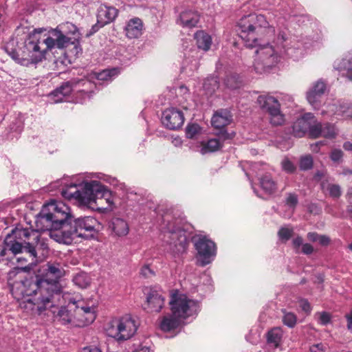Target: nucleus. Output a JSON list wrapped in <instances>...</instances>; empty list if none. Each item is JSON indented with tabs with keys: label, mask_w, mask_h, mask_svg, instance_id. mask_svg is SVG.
<instances>
[{
	"label": "nucleus",
	"mask_w": 352,
	"mask_h": 352,
	"mask_svg": "<svg viewBox=\"0 0 352 352\" xmlns=\"http://www.w3.org/2000/svg\"><path fill=\"white\" fill-rule=\"evenodd\" d=\"M42 32L43 29H35L28 35L21 54H19L14 49L10 48L9 45L6 46V52L16 63L28 66L41 61L46 50H50L54 47L63 49L69 43H74L72 38L65 34L58 26L50 32V36L43 39V43L45 44L46 48L42 50L39 45Z\"/></svg>",
	"instance_id": "f03ea898"
},
{
	"label": "nucleus",
	"mask_w": 352,
	"mask_h": 352,
	"mask_svg": "<svg viewBox=\"0 0 352 352\" xmlns=\"http://www.w3.org/2000/svg\"><path fill=\"white\" fill-rule=\"evenodd\" d=\"M196 43L199 49L204 51H208L212 43L211 36L204 31H197L194 36Z\"/></svg>",
	"instance_id": "7c9ffc66"
},
{
	"label": "nucleus",
	"mask_w": 352,
	"mask_h": 352,
	"mask_svg": "<svg viewBox=\"0 0 352 352\" xmlns=\"http://www.w3.org/2000/svg\"><path fill=\"white\" fill-rule=\"evenodd\" d=\"M184 320L174 316L172 313L170 315L164 316L160 322V329L163 331H170L177 328Z\"/></svg>",
	"instance_id": "cd10ccee"
},
{
	"label": "nucleus",
	"mask_w": 352,
	"mask_h": 352,
	"mask_svg": "<svg viewBox=\"0 0 352 352\" xmlns=\"http://www.w3.org/2000/svg\"><path fill=\"white\" fill-rule=\"evenodd\" d=\"M328 111L344 118H352V103L348 102L338 100L330 104Z\"/></svg>",
	"instance_id": "412c9836"
},
{
	"label": "nucleus",
	"mask_w": 352,
	"mask_h": 352,
	"mask_svg": "<svg viewBox=\"0 0 352 352\" xmlns=\"http://www.w3.org/2000/svg\"><path fill=\"white\" fill-rule=\"evenodd\" d=\"M151 349L148 346L139 345L135 349L133 352H151Z\"/></svg>",
	"instance_id": "680f3d73"
},
{
	"label": "nucleus",
	"mask_w": 352,
	"mask_h": 352,
	"mask_svg": "<svg viewBox=\"0 0 352 352\" xmlns=\"http://www.w3.org/2000/svg\"><path fill=\"white\" fill-rule=\"evenodd\" d=\"M259 181L261 188L266 194L272 195L276 191L277 184L270 175L262 176Z\"/></svg>",
	"instance_id": "2f4dec72"
},
{
	"label": "nucleus",
	"mask_w": 352,
	"mask_h": 352,
	"mask_svg": "<svg viewBox=\"0 0 352 352\" xmlns=\"http://www.w3.org/2000/svg\"><path fill=\"white\" fill-rule=\"evenodd\" d=\"M118 14V10L111 6L101 5L98 10L97 19L100 25H104L113 21Z\"/></svg>",
	"instance_id": "6ab92c4d"
},
{
	"label": "nucleus",
	"mask_w": 352,
	"mask_h": 352,
	"mask_svg": "<svg viewBox=\"0 0 352 352\" xmlns=\"http://www.w3.org/2000/svg\"><path fill=\"white\" fill-rule=\"evenodd\" d=\"M324 144L323 141L318 142L316 144L311 145V149L313 152L318 153V152H319V150H320V146L324 145Z\"/></svg>",
	"instance_id": "e2e57ef3"
},
{
	"label": "nucleus",
	"mask_w": 352,
	"mask_h": 352,
	"mask_svg": "<svg viewBox=\"0 0 352 352\" xmlns=\"http://www.w3.org/2000/svg\"><path fill=\"white\" fill-rule=\"evenodd\" d=\"M164 305V297L157 291H151L146 297V306L148 312H159Z\"/></svg>",
	"instance_id": "a211bd4d"
},
{
	"label": "nucleus",
	"mask_w": 352,
	"mask_h": 352,
	"mask_svg": "<svg viewBox=\"0 0 352 352\" xmlns=\"http://www.w3.org/2000/svg\"><path fill=\"white\" fill-rule=\"evenodd\" d=\"M282 338V331L279 328H275L270 331L267 333V342L273 344L277 347Z\"/></svg>",
	"instance_id": "ea45409f"
},
{
	"label": "nucleus",
	"mask_w": 352,
	"mask_h": 352,
	"mask_svg": "<svg viewBox=\"0 0 352 352\" xmlns=\"http://www.w3.org/2000/svg\"><path fill=\"white\" fill-rule=\"evenodd\" d=\"M314 252L313 246L309 243H304L302 246V252L305 254H311Z\"/></svg>",
	"instance_id": "052dcab7"
},
{
	"label": "nucleus",
	"mask_w": 352,
	"mask_h": 352,
	"mask_svg": "<svg viewBox=\"0 0 352 352\" xmlns=\"http://www.w3.org/2000/svg\"><path fill=\"white\" fill-rule=\"evenodd\" d=\"M45 274L43 277L36 276L39 285L45 282L47 286H45V292H43L45 297H47L50 304L52 307H55V299L59 297L61 293V287L58 280L65 274V270L60 263H48Z\"/></svg>",
	"instance_id": "0eeeda50"
},
{
	"label": "nucleus",
	"mask_w": 352,
	"mask_h": 352,
	"mask_svg": "<svg viewBox=\"0 0 352 352\" xmlns=\"http://www.w3.org/2000/svg\"><path fill=\"white\" fill-rule=\"evenodd\" d=\"M45 206L60 229L59 230L51 232L50 237L56 241L54 234L63 231V227L69 225L72 222V219H74V217L71 213L70 208L63 201L52 200L50 203L45 204Z\"/></svg>",
	"instance_id": "1a4fd4ad"
},
{
	"label": "nucleus",
	"mask_w": 352,
	"mask_h": 352,
	"mask_svg": "<svg viewBox=\"0 0 352 352\" xmlns=\"http://www.w3.org/2000/svg\"><path fill=\"white\" fill-rule=\"evenodd\" d=\"M318 317V322L322 325H326L331 321V316L327 312H321L317 314Z\"/></svg>",
	"instance_id": "3c124183"
},
{
	"label": "nucleus",
	"mask_w": 352,
	"mask_h": 352,
	"mask_svg": "<svg viewBox=\"0 0 352 352\" xmlns=\"http://www.w3.org/2000/svg\"><path fill=\"white\" fill-rule=\"evenodd\" d=\"M337 135V129L335 125L330 123L320 122L315 123L310 129V136L313 138H317L322 136L326 138H334Z\"/></svg>",
	"instance_id": "2eb2a0df"
},
{
	"label": "nucleus",
	"mask_w": 352,
	"mask_h": 352,
	"mask_svg": "<svg viewBox=\"0 0 352 352\" xmlns=\"http://www.w3.org/2000/svg\"><path fill=\"white\" fill-rule=\"evenodd\" d=\"M293 229L292 228H281L278 232V236L281 240H283L285 241H288L293 234Z\"/></svg>",
	"instance_id": "09e8293b"
},
{
	"label": "nucleus",
	"mask_w": 352,
	"mask_h": 352,
	"mask_svg": "<svg viewBox=\"0 0 352 352\" xmlns=\"http://www.w3.org/2000/svg\"><path fill=\"white\" fill-rule=\"evenodd\" d=\"M241 81L239 75L236 74H230L226 76L224 79V85L228 89H237L240 87Z\"/></svg>",
	"instance_id": "e433bc0d"
},
{
	"label": "nucleus",
	"mask_w": 352,
	"mask_h": 352,
	"mask_svg": "<svg viewBox=\"0 0 352 352\" xmlns=\"http://www.w3.org/2000/svg\"><path fill=\"white\" fill-rule=\"evenodd\" d=\"M76 315L65 307H62L55 316L56 320L63 324H73L74 325L80 326V322L75 321Z\"/></svg>",
	"instance_id": "c85d7f7f"
},
{
	"label": "nucleus",
	"mask_w": 352,
	"mask_h": 352,
	"mask_svg": "<svg viewBox=\"0 0 352 352\" xmlns=\"http://www.w3.org/2000/svg\"><path fill=\"white\" fill-rule=\"evenodd\" d=\"M326 90V84L321 80L316 82L313 87L307 91V99L314 107H319V100Z\"/></svg>",
	"instance_id": "f3484780"
},
{
	"label": "nucleus",
	"mask_w": 352,
	"mask_h": 352,
	"mask_svg": "<svg viewBox=\"0 0 352 352\" xmlns=\"http://www.w3.org/2000/svg\"><path fill=\"white\" fill-rule=\"evenodd\" d=\"M309 241L318 242L322 246H327L331 242V239L324 234H319L316 232H310L307 234Z\"/></svg>",
	"instance_id": "473e14b6"
},
{
	"label": "nucleus",
	"mask_w": 352,
	"mask_h": 352,
	"mask_svg": "<svg viewBox=\"0 0 352 352\" xmlns=\"http://www.w3.org/2000/svg\"><path fill=\"white\" fill-rule=\"evenodd\" d=\"M195 250L197 251V258L201 266L211 263L216 255V245L213 241L206 236H196L192 239Z\"/></svg>",
	"instance_id": "9b49d317"
},
{
	"label": "nucleus",
	"mask_w": 352,
	"mask_h": 352,
	"mask_svg": "<svg viewBox=\"0 0 352 352\" xmlns=\"http://www.w3.org/2000/svg\"><path fill=\"white\" fill-rule=\"evenodd\" d=\"M79 189L77 188L76 184H71L67 186L65 188H63L60 190L61 195L63 197L67 199H77V194H78Z\"/></svg>",
	"instance_id": "c9c22d12"
},
{
	"label": "nucleus",
	"mask_w": 352,
	"mask_h": 352,
	"mask_svg": "<svg viewBox=\"0 0 352 352\" xmlns=\"http://www.w3.org/2000/svg\"><path fill=\"white\" fill-rule=\"evenodd\" d=\"M325 350V346L322 343L313 344L310 347L311 352H324Z\"/></svg>",
	"instance_id": "bf43d9fd"
},
{
	"label": "nucleus",
	"mask_w": 352,
	"mask_h": 352,
	"mask_svg": "<svg viewBox=\"0 0 352 352\" xmlns=\"http://www.w3.org/2000/svg\"><path fill=\"white\" fill-rule=\"evenodd\" d=\"M36 229L16 228L11 234L6 236L0 257L8 255L9 253L16 255L25 252L32 258L36 257V246L40 239V232L59 230L58 224L54 222L46 207L44 206L36 219Z\"/></svg>",
	"instance_id": "f257e3e1"
},
{
	"label": "nucleus",
	"mask_w": 352,
	"mask_h": 352,
	"mask_svg": "<svg viewBox=\"0 0 352 352\" xmlns=\"http://www.w3.org/2000/svg\"><path fill=\"white\" fill-rule=\"evenodd\" d=\"M101 189V184L98 181H91L85 184L79 189L76 201L80 205L94 209L97 204L98 191Z\"/></svg>",
	"instance_id": "f8f14e48"
},
{
	"label": "nucleus",
	"mask_w": 352,
	"mask_h": 352,
	"mask_svg": "<svg viewBox=\"0 0 352 352\" xmlns=\"http://www.w3.org/2000/svg\"><path fill=\"white\" fill-rule=\"evenodd\" d=\"M166 231L171 234V239L173 243L176 248V253L182 254L186 252L188 241L186 232L179 227L172 226L168 223L166 228Z\"/></svg>",
	"instance_id": "4468645a"
},
{
	"label": "nucleus",
	"mask_w": 352,
	"mask_h": 352,
	"mask_svg": "<svg viewBox=\"0 0 352 352\" xmlns=\"http://www.w3.org/2000/svg\"><path fill=\"white\" fill-rule=\"evenodd\" d=\"M81 80L77 79H72L67 81L59 87L54 90L50 97L54 102H60L63 101L65 96H69L73 90V87L80 82Z\"/></svg>",
	"instance_id": "dca6fc26"
},
{
	"label": "nucleus",
	"mask_w": 352,
	"mask_h": 352,
	"mask_svg": "<svg viewBox=\"0 0 352 352\" xmlns=\"http://www.w3.org/2000/svg\"><path fill=\"white\" fill-rule=\"evenodd\" d=\"M239 36L245 46L252 48L261 45V42L275 33L266 17L256 13L243 16L238 22Z\"/></svg>",
	"instance_id": "20e7f679"
},
{
	"label": "nucleus",
	"mask_w": 352,
	"mask_h": 352,
	"mask_svg": "<svg viewBox=\"0 0 352 352\" xmlns=\"http://www.w3.org/2000/svg\"><path fill=\"white\" fill-rule=\"evenodd\" d=\"M313 166V159L310 155L302 157L300 160V168L301 170H307Z\"/></svg>",
	"instance_id": "49530a36"
},
{
	"label": "nucleus",
	"mask_w": 352,
	"mask_h": 352,
	"mask_svg": "<svg viewBox=\"0 0 352 352\" xmlns=\"http://www.w3.org/2000/svg\"><path fill=\"white\" fill-rule=\"evenodd\" d=\"M174 316L185 320L197 312V303L183 294H173L169 302Z\"/></svg>",
	"instance_id": "9d476101"
},
{
	"label": "nucleus",
	"mask_w": 352,
	"mask_h": 352,
	"mask_svg": "<svg viewBox=\"0 0 352 352\" xmlns=\"http://www.w3.org/2000/svg\"><path fill=\"white\" fill-rule=\"evenodd\" d=\"M299 305L301 309L307 314H310L311 311V307L309 302L306 299H300L299 300Z\"/></svg>",
	"instance_id": "864d4df0"
},
{
	"label": "nucleus",
	"mask_w": 352,
	"mask_h": 352,
	"mask_svg": "<svg viewBox=\"0 0 352 352\" xmlns=\"http://www.w3.org/2000/svg\"><path fill=\"white\" fill-rule=\"evenodd\" d=\"M140 274L145 278H149L154 275V272L148 265H144L142 267Z\"/></svg>",
	"instance_id": "5fc2aeb1"
},
{
	"label": "nucleus",
	"mask_w": 352,
	"mask_h": 352,
	"mask_svg": "<svg viewBox=\"0 0 352 352\" xmlns=\"http://www.w3.org/2000/svg\"><path fill=\"white\" fill-rule=\"evenodd\" d=\"M334 67L340 71L346 72V76L352 80V54H349L341 60H338L334 63Z\"/></svg>",
	"instance_id": "a878e982"
},
{
	"label": "nucleus",
	"mask_w": 352,
	"mask_h": 352,
	"mask_svg": "<svg viewBox=\"0 0 352 352\" xmlns=\"http://www.w3.org/2000/svg\"><path fill=\"white\" fill-rule=\"evenodd\" d=\"M74 283L80 288H87L91 283L89 276L85 272H80L73 278Z\"/></svg>",
	"instance_id": "72a5a7b5"
},
{
	"label": "nucleus",
	"mask_w": 352,
	"mask_h": 352,
	"mask_svg": "<svg viewBox=\"0 0 352 352\" xmlns=\"http://www.w3.org/2000/svg\"><path fill=\"white\" fill-rule=\"evenodd\" d=\"M298 203L297 195L294 193H289L285 199V204L294 211Z\"/></svg>",
	"instance_id": "de8ad7c7"
},
{
	"label": "nucleus",
	"mask_w": 352,
	"mask_h": 352,
	"mask_svg": "<svg viewBox=\"0 0 352 352\" xmlns=\"http://www.w3.org/2000/svg\"><path fill=\"white\" fill-rule=\"evenodd\" d=\"M283 313V322L284 324L289 328H293L297 322V317L296 314L292 312H287L285 310H282Z\"/></svg>",
	"instance_id": "79ce46f5"
},
{
	"label": "nucleus",
	"mask_w": 352,
	"mask_h": 352,
	"mask_svg": "<svg viewBox=\"0 0 352 352\" xmlns=\"http://www.w3.org/2000/svg\"><path fill=\"white\" fill-rule=\"evenodd\" d=\"M232 121V116L226 109L217 111L211 120L212 126L216 129H222L230 124Z\"/></svg>",
	"instance_id": "4be33fe9"
},
{
	"label": "nucleus",
	"mask_w": 352,
	"mask_h": 352,
	"mask_svg": "<svg viewBox=\"0 0 352 352\" xmlns=\"http://www.w3.org/2000/svg\"><path fill=\"white\" fill-rule=\"evenodd\" d=\"M343 148L346 151H352V143L350 142H346L343 144Z\"/></svg>",
	"instance_id": "338daca9"
},
{
	"label": "nucleus",
	"mask_w": 352,
	"mask_h": 352,
	"mask_svg": "<svg viewBox=\"0 0 352 352\" xmlns=\"http://www.w3.org/2000/svg\"><path fill=\"white\" fill-rule=\"evenodd\" d=\"M98 226V221L91 217H84L77 219H72L69 225L63 227V231L54 234L56 241L65 244L72 243L74 237H82L88 239L96 232V226Z\"/></svg>",
	"instance_id": "423d86ee"
},
{
	"label": "nucleus",
	"mask_w": 352,
	"mask_h": 352,
	"mask_svg": "<svg viewBox=\"0 0 352 352\" xmlns=\"http://www.w3.org/2000/svg\"><path fill=\"white\" fill-rule=\"evenodd\" d=\"M75 314L76 316H81L82 314H86L87 316L83 319H78L80 320V325H87L91 323L96 318L95 309L91 307H79L77 306L75 310Z\"/></svg>",
	"instance_id": "c756f323"
},
{
	"label": "nucleus",
	"mask_w": 352,
	"mask_h": 352,
	"mask_svg": "<svg viewBox=\"0 0 352 352\" xmlns=\"http://www.w3.org/2000/svg\"><path fill=\"white\" fill-rule=\"evenodd\" d=\"M281 166L283 170L288 173H292L296 170V166L288 158H285L282 161Z\"/></svg>",
	"instance_id": "8fccbe9b"
},
{
	"label": "nucleus",
	"mask_w": 352,
	"mask_h": 352,
	"mask_svg": "<svg viewBox=\"0 0 352 352\" xmlns=\"http://www.w3.org/2000/svg\"><path fill=\"white\" fill-rule=\"evenodd\" d=\"M109 228L118 236H126L129 231V227L127 222L121 218H113Z\"/></svg>",
	"instance_id": "bb28decb"
},
{
	"label": "nucleus",
	"mask_w": 352,
	"mask_h": 352,
	"mask_svg": "<svg viewBox=\"0 0 352 352\" xmlns=\"http://www.w3.org/2000/svg\"><path fill=\"white\" fill-rule=\"evenodd\" d=\"M162 124L168 129L176 130L179 129L184 122V117L183 113L174 108H168L164 111L162 116Z\"/></svg>",
	"instance_id": "ddd939ff"
},
{
	"label": "nucleus",
	"mask_w": 352,
	"mask_h": 352,
	"mask_svg": "<svg viewBox=\"0 0 352 352\" xmlns=\"http://www.w3.org/2000/svg\"><path fill=\"white\" fill-rule=\"evenodd\" d=\"M287 43V34L280 31L271 44L259 46L256 51L255 71L259 74L265 72L277 64L283 54L289 55Z\"/></svg>",
	"instance_id": "39448f33"
},
{
	"label": "nucleus",
	"mask_w": 352,
	"mask_h": 352,
	"mask_svg": "<svg viewBox=\"0 0 352 352\" xmlns=\"http://www.w3.org/2000/svg\"><path fill=\"white\" fill-rule=\"evenodd\" d=\"M201 131V127L197 124H188L186 129V135L188 138H194Z\"/></svg>",
	"instance_id": "a18cd8bd"
},
{
	"label": "nucleus",
	"mask_w": 352,
	"mask_h": 352,
	"mask_svg": "<svg viewBox=\"0 0 352 352\" xmlns=\"http://www.w3.org/2000/svg\"><path fill=\"white\" fill-rule=\"evenodd\" d=\"M257 102L260 107L267 112L276 111L280 108V104L276 98L268 95L259 96L257 98Z\"/></svg>",
	"instance_id": "5701e85b"
},
{
	"label": "nucleus",
	"mask_w": 352,
	"mask_h": 352,
	"mask_svg": "<svg viewBox=\"0 0 352 352\" xmlns=\"http://www.w3.org/2000/svg\"><path fill=\"white\" fill-rule=\"evenodd\" d=\"M219 87L218 78L216 76L207 78L204 82V88L209 93H212Z\"/></svg>",
	"instance_id": "a19ab883"
},
{
	"label": "nucleus",
	"mask_w": 352,
	"mask_h": 352,
	"mask_svg": "<svg viewBox=\"0 0 352 352\" xmlns=\"http://www.w3.org/2000/svg\"><path fill=\"white\" fill-rule=\"evenodd\" d=\"M199 21V14L197 12L186 10L183 11L177 19V23L183 28H192Z\"/></svg>",
	"instance_id": "aec40b11"
},
{
	"label": "nucleus",
	"mask_w": 352,
	"mask_h": 352,
	"mask_svg": "<svg viewBox=\"0 0 352 352\" xmlns=\"http://www.w3.org/2000/svg\"><path fill=\"white\" fill-rule=\"evenodd\" d=\"M323 189H327L329 195L333 198H339L342 195L341 188L338 184H329L327 187L324 184L322 185Z\"/></svg>",
	"instance_id": "37998d69"
},
{
	"label": "nucleus",
	"mask_w": 352,
	"mask_h": 352,
	"mask_svg": "<svg viewBox=\"0 0 352 352\" xmlns=\"http://www.w3.org/2000/svg\"><path fill=\"white\" fill-rule=\"evenodd\" d=\"M81 352H102L101 350L96 346H87L82 349Z\"/></svg>",
	"instance_id": "0e129e2a"
},
{
	"label": "nucleus",
	"mask_w": 352,
	"mask_h": 352,
	"mask_svg": "<svg viewBox=\"0 0 352 352\" xmlns=\"http://www.w3.org/2000/svg\"><path fill=\"white\" fill-rule=\"evenodd\" d=\"M138 326L139 323L134 318L125 315L111 320L107 324L106 331L109 336L116 340L124 341L134 336Z\"/></svg>",
	"instance_id": "6e6552de"
},
{
	"label": "nucleus",
	"mask_w": 352,
	"mask_h": 352,
	"mask_svg": "<svg viewBox=\"0 0 352 352\" xmlns=\"http://www.w3.org/2000/svg\"><path fill=\"white\" fill-rule=\"evenodd\" d=\"M346 197L349 199H352V188H350L348 189L347 192H346Z\"/></svg>",
	"instance_id": "774afa93"
},
{
	"label": "nucleus",
	"mask_w": 352,
	"mask_h": 352,
	"mask_svg": "<svg viewBox=\"0 0 352 352\" xmlns=\"http://www.w3.org/2000/svg\"><path fill=\"white\" fill-rule=\"evenodd\" d=\"M303 244V239L300 236H297L292 240L293 247L296 250H298L301 245L302 246Z\"/></svg>",
	"instance_id": "13d9d810"
},
{
	"label": "nucleus",
	"mask_w": 352,
	"mask_h": 352,
	"mask_svg": "<svg viewBox=\"0 0 352 352\" xmlns=\"http://www.w3.org/2000/svg\"><path fill=\"white\" fill-rule=\"evenodd\" d=\"M347 318V328L349 331H352V311L350 314L346 316Z\"/></svg>",
	"instance_id": "69168bd1"
},
{
	"label": "nucleus",
	"mask_w": 352,
	"mask_h": 352,
	"mask_svg": "<svg viewBox=\"0 0 352 352\" xmlns=\"http://www.w3.org/2000/svg\"><path fill=\"white\" fill-rule=\"evenodd\" d=\"M126 35L130 38H138L142 34V23L140 19L130 20L124 28Z\"/></svg>",
	"instance_id": "b1692460"
},
{
	"label": "nucleus",
	"mask_w": 352,
	"mask_h": 352,
	"mask_svg": "<svg viewBox=\"0 0 352 352\" xmlns=\"http://www.w3.org/2000/svg\"><path fill=\"white\" fill-rule=\"evenodd\" d=\"M221 146V144L219 139H210L206 144H203L201 153L205 154L209 152H214L220 148Z\"/></svg>",
	"instance_id": "f704fd0d"
},
{
	"label": "nucleus",
	"mask_w": 352,
	"mask_h": 352,
	"mask_svg": "<svg viewBox=\"0 0 352 352\" xmlns=\"http://www.w3.org/2000/svg\"><path fill=\"white\" fill-rule=\"evenodd\" d=\"M270 115V122L274 126L281 125L284 122L283 116L280 113V108L276 111H271L269 113Z\"/></svg>",
	"instance_id": "c03bdc74"
},
{
	"label": "nucleus",
	"mask_w": 352,
	"mask_h": 352,
	"mask_svg": "<svg viewBox=\"0 0 352 352\" xmlns=\"http://www.w3.org/2000/svg\"><path fill=\"white\" fill-rule=\"evenodd\" d=\"M313 124H311L305 117L298 119L292 126V133L295 137H302L306 132L310 135V129Z\"/></svg>",
	"instance_id": "393cba45"
},
{
	"label": "nucleus",
	"mask_w": 352,
	"mask_h": 352,
	"mask_svg": "<svg viewBox=\"0 0 352 352\" xmlns=\"http://www.w3.org/2000/svg\"><path fill=\"white\" fill-rule=\"evenodd\" d=\"M65 34L72 38V40H76L78 38V32L77 27L71 23H66L58 25Z\"/></svg>",
	"instance_id": "4c0bfd02"
},
{
	"label": "nucleus",
	"mask_w": 352,
	"mask_h": 352,
	"mask_svg": "<svg viewBox=\"0 0 352 352\" xmlns=\"http://www.w3.org/2000/svg\"><path fill=\"white\" fill-rule=\"evenodd\" d=\"M115 73V69L111 70H104L102 72L100 73L98 75V78L100 80H108L112 75Z\"/></svg>",
	"instance_id": "4d7b16f0"
},
{
	"label": "nucleus",
	"mask_w": 352,
	"mask_h": 352,
	"mask_svg": "<svg viewBox=\"0 0 352 352\" xmlns=\"http://www.w3.org/2000/svg\"><path fill=\"white\" fill-rule=\"evenodd\" d=\"M343 157V152L340 149H334L330 155L332 161L339 162Z\"/></svg>",
	"instance_id": "603ef678"
},
{
	"label": "nucleus",
	"mask_w": 352,
	"mask_h": 352,
	"mask_svg": "<svg viewBox=\"0 0 352 352\" xmlns=\"http://www.w3.org/2000/svg\"><path fill=\"white\" fill-rule=\"evenodd\" d=\"M103 201H105L109 206H111L113 203L110 191L101 184V189L98 191L97 204L98 205L102 204Z\"/></svg>",
	"instance_id": "58836bf2"
},
{
	"label": "nucleus",
	"mask_w": 352,
	"mask_h": 352,
	"mask_svg": "<svg viewBox=\"0 0 352 352\" xmlns=\"http://www.w3.org/2000/svg\"><path fill=\"white\" fill-rule=\"evenodd\" d=\"M235 135L234 133H229L226 131H221L219 134V140H227L232 139Z\"/></svg>",
	"instance_id": "6e6d98bb"
},
{
	"label": "nucleus",
	"mask_w": 352,
	"mask_h": 352,
	"mask_svg": "<svg viewBox=\"0 0 352 352\" xmlns=\"http://www.w3.org/2000/svg\"><path fill=\"white\" fill-rule=\"evenodd\" d=\"M10 284V292L14 298L20 300L25 297H28L24 301V307L30 309L34 315H41L46 310L52 308V304H50L43 292H45V286L47 284L45 282L39 285L36 278H25L16 280Z\"/></svg>",
	"instance_id": "7ed1b4c3"
}]
</instances>
